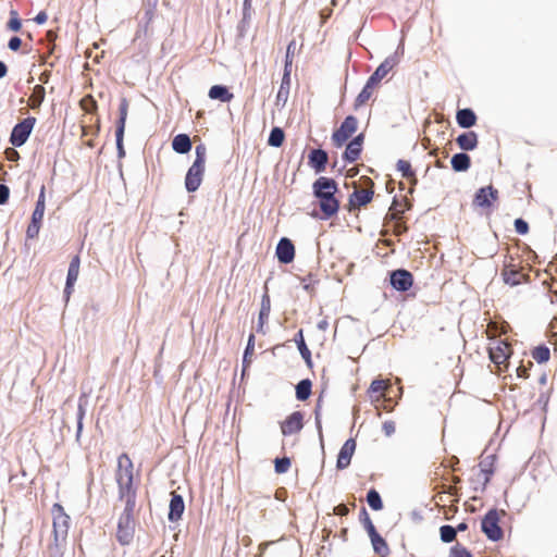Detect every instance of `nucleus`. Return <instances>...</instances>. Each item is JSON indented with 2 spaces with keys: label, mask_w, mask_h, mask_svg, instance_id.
<instances>
[{
  "label": "nucleus",
  "mask_w": 557,
  "mask_h": 557,
  "mask_svg": "<svg viewBox=\"0 0 557 557\" xmlns=\"http://www.w3.org/2000/svg\"><path fill=\"white\" fill-rule=\"evenodd\" d=\"M532 357L537 363L547 362L550 358V350L546 345H539L532 350Z\"/></svg>",
  "instance_id": "nucleus-39"
},
{
  "label": "nucleus",
  "mask_w": 557,
  "mask_h": 557,
  "mask_svg": "<svg viewBox=\"0 0 557 557\" xmlns=\"http://www.w3.org/2000/svg\"><path fill=\"white\" fill-rule=\"evenodd\" d=\"M275 255L281 263H290L295 258V246L293 242L287 237H282L277 243Z\"/></svg>",
  "instance_id": "nucleus-15"
},
{
  "label": "nucleus",
  "mask_w": 557,
  "mask_h": 557,
  "mask_svg": "<svg viewBox=\"0 0 557 557\" xmlns=\"http://www.w3.org/2000/svg\"><path fill=\"white\" fill-rule=\"evenodd\" d=\"M8 28L12 32H18L22 28V21L20 20L17 12L14 10L10 12Z\"/></svg>",
  "instance_id": "nucleus-45"
},
{
  "label": "nucleus",
  "mask_w": 557,
  "mask_h": 557,
  "mask_svg": "<svg viewBox=\"0 0 557 557\" xmlns=\"http://www.w3.org/2000/svg\"><path fill=\"white\" fill-rule=\"evenodd\" d=\"M382 430L387 437L392 436L396 430L394 421L388 420L383 422Z\"/></svg>",
  "instance_id": "nucleus-55"
},
{
  "label": "nucleus",
  "mask_w": 557,
  "mask_h": 557,
  "mask_svg": "<svg viewBox=\"0 0 557 557\" xmlns=\"http://www.w3.org/2000/svg\"><path fill=\"white\" fill-rule=\"evenodd\" d=\"M295 50H296V41L292 40L287 45V48H286V55H285L284 66L287 64V60L290 61V66L293 65V55L295 53Z\"/></svg>",
  "instance_id": "nucleus-54"
},
{
  "label": "nucleus",
  "mask_w": 557,
  "mask_h": 557,
  "mask_svg": "<svg viewBox=\"0 0 557 557\" xmlns=\"http://www.w3.org/2000/svg\"><path fill=\"white\" fill-rule=\"evenodd\" d=\"M65 541H55L53 539V543L49 545L48 553L49 557H62V545Z\"/></svg>",
  "instance_id": "nucleus-49"
},
{
  "label": "nucleus",
  "mask_w": 557,
  "mask_h": 557,
  "mask_svg": "<svg viewBox=\"0 0 557 557\" xmlns=\"http://www.w3.org/2000/svg\"><path fill=\"white\" fill-rule=\"evenodd\" d=\"M302 428L304 414L301 411H294L281 423V431L284 436L298 433Z\"/></svg>",
  "instance_id": "nucleus-13"
},
{
  "label": "nucleus",
  "mask_w": 557,
  "mask_h": 557,
  "mask_svg": "<svg viewBox=\"0 0 557 557\" xmlns=\"http://www.w3.org/2000/svg\"><path fill=\"white\" fill-rule=\"evenodd\" d=\"M133 462L126 453L117 458L115 480L119 487V499L125 502L126 508H135L137 491L134 486Z\"/></svg>",
  "instance_id": "nucleus-2"
},
{
  "label": "nucleus",
  "mask_w": 557,
  "mask_h": 557,
  "mask_svg": "<svg viewBox=\"0 0 557 557\" xmlns=\"http://www.w3.org/2000/svg\"><path fill=\"white\" fill-rule=\"evenodd\" d=\"M498 199V190L492 185L479 188L473 198V206L486 209L492 207L493 201Z\"/></svg>",
  "instance_id": "nucleus-12"
},
{
  "label": "nucleus",
  "mask_w": 557,
  "mask_h": 557,
  "mask_svg": "<svg viewBox=\"0 0 557 557\" xmlns=\"http://www.w3.org/2000/svg\"><path fill=\"white\" fill-rule=\"evenodd\" d=\"M389 284L397 292H407L413 285V275L406 269H396L389 272Z\"/></svg>",
  "instance_id": "nucleus-9"
},
{
  "label": "nucleus",
  "mask_w": 557,
  "mask_h": 557,
  "mask_svg": "<svg viewBox=\"0 0 557 557\" xmlns=\"http://www.w3.org/2000/svg\"><path fill=\"white\" fill-rule=\"evenodd\" d=\"M195 160L194 163L206 164L207 148L205 144H199L195 148Z\"/></svg>",
  "instance_id": "nucleus-46"
},
{
  "label": "nucleus",
  "mask_w": 557,
  "mask_h": 557,
  "mask_svg": "<svg viewBox=\"0 0 557 557\" xmlns=\"http://www.w3.org/2000/svg\"><path fill=\"white\" fill-rule=\"evenodd\" d=\"M397 170L401 172L403 177L414 178V171L412 170L409 161L403 159L398 160Z\"/></svg>",
  "instance_id": "nucleus-42"
},
{
  "label": "nucleus",
  "mask_w": 557,
  "mask_h": 557,
  "mask_svg": "<svg viewBox=\"0 0 557 557\" xmlns=\"http://www.w3.org/2000/svg\"><path fill=\"white\" fill-rule=\"evenodd\" d=\"M321 398L318 399L315 408H314V420H315V426L319 433V437L321 441H323V433H322V422H321Z\"/></svg>",
  "instance_id": "nucleus-48"
},
{
  "label": "nucleus",
  "mask_w": 557,
  "mask_h": 557,
  "mask_svg": "<svg viewBox=\"0 0 557 557\" xmlns=\"http://www.w3.org/2000/svg\"><path fill=\"white\" fill-rule=\"evenodd\" d=\"M338 185L334 178L320 176L312 184V195L317 199L321 211V220H330L339 210V200L336 198Z\"/></svg>",
  "instance_id": "nucleus-1"
},
{
  "label": "nucleus",
  "mask_w": 557,
  "mask_h": 557,
  "mask_svg": "<svg viewBox=\"0 0 557 557\" xmlns=\"http://www.w3.org/2000/svg\"><path fill=\"white\" fill-rule=\"evenodd\" d=\"M358 120L354 115H348L344 119L341 126L332 134L333 144L336 147H342L349 137L357 131Z\"/></svg>",
  "instance_id": "nucleus-8"
},
{
  "label": "nucleus",
  "mask_w": 557,
  "mask_h": 557,
  "mask_svg": "<svg viewBox=\"0 0 557 557\" xmlns=\"http://www.w3.org/2000/svg\"><path fill=\"white\" fill-rule=\"evenodd\" d=\"M294 341H295L297 348L299 350V354L302 357V359L305 360L306 364L308 367H312L311 351L305 342L302 330H299L296 333Z\"/></svg>",
  "instance_id": "nucleus-30"
},
{
  "label": "nucleus",
  "mask_w": 557,
  "mask_h": 557,
  "mask_svg": "<svg viewBox=\"0 0 557 557\" xmlns=\"http://www.w3.org/2000/svg\"><path fill=\"white\" fill-rule=\"evenodd\" d=\"M36 124V117L27 116L15 124L10 134V143L13 147L23 146L29 138Z\"/></svg>",
  "instance_id": "nucleus-6"
},
{
  "label": "nucleus",
  "mask_w": 557,
  "mask_h": 557,
  "mask_svg": "<svg viewBox=\"0 0 557 557\" xmlns=\"http://www.w3.org/2000/svg\"><path fill=\"white\" fill-rule=\"evenodd\" d=\"M348 508L344 504H339L334 507V513L337 516H346L348 513Z\"/></svg>",
  "instance_id": "nucleus-61"
},
{
  "label": "nucleus",
  "mask_w": 557,
  "mask_h": 557,
  "mask_svg": "<svg viewBox=\"0 0 557 557\" xmlns=\"http://www.w3.org/2000/svg\"><path fill=\"white\" fill-rule=\"evenodd\" d=\"M270 311H271V300H270V296L268 294V289H265V293L263 294V296L261 298V308H260L259 317H258L257 332H263V324L269 319Z\"/></svg>",
  "instance_id": "nucleus-26"
},
{
  "label": "nucleus",
  "mask_w": 557,
  "mask_h": 557,
  "mask_svg": "<svg viewBox=\"0 0 557 557\" xmlns=\"http://www.w3.org/2000/svg\"><path fill=\"white\" fill-rule=\"evenodd\" d=\"M45 185L41 186L36 205H39L41 207H46V196H45Z\"/></svg>",
  "instance_id": "nucleus-62"
},
{
  "label": "nucleus",
  "mask_w": 557,
  "mask_h": 557,
  "mask_svg": "<svg viewBox=\"0 0 557 557\" xmlns=\"http://www.w3.org/2000/svg\"><path fill=\"white\" fill-rule=\"evenodd\" d=\"M134 510L135 508H126L119 517L117 529H116V540L121 545H128L132 543L135 534V519H134Z\"/></svg>",
  "instance_id": "nucleus-4"
},
{
  "label": "nucleus",
  "mask_w": 557,
  "mask_h": 557,
  "mask_svg": "<svg viewBox=\"0 0 557 557\" xmlns=\"http://www.w3.org/2000/svg\"><path fill=\"white\" fill-rule=\"evenodd\" d=\"M46 207H41L39 205H35V209L32 213L30 222H36L38 224H41L44 214H45Z\"/></svg>",
  "instance_id": "nucleus-52"
},
{
  "label": "nucleus",
  "mask_w": 557,
  "mask_h": 557,
  "mask_svg": "<svg viewBox=\"0 0 557 557\" xmlns=\"http://www.w3.org/2000/svg\"><path fill=\"white\" fill-rule=\"evenodd\" d=\"M361 151V148L348 143L343 153V160L346 163H354L360 158Z\"/></svg>",
  "instance_id": "nucleus-36"
},
{
  "label": "nucleus",
  "mask_w": 557,
  "mask_h": 557,
  "mask_svg": "<svg viewBox=\"0 0 557 557\" xmlns=\"http://www.w3.org/2000/svg\"><path fill=\"white\" fill-rule=\"evenodd\" d=\"M191 140L187 134H177L172 140V149L180 154H186L191 150Z\"/></svg>",
  "instance_id": "nucleus-25"
},
{
  "label": "nucleus",
  "mask_w": 557,
  "mask_h": 557,
  "mask_svg": "<svg viewBox=\"0 0 557 557\" xmlns=\"http://www.w3.org/2000/svg\"><path fill=\"white\" fill-rule=\"evenodd\" d=\"M290 458L289 457H282V458H275L274 460V470L278 474L286 473L290 467Z\"/></svg>",
  "instance_id": "nucleus-43"
},
{
  "label": "nucleus",
  "mask_w": 557,
  "mask_h": 557,
  "mask_svg": "<svg viewBox=\"0 0 557 557\" xmlns=\"http://www.w3.org/2000/svg\"><path fill=\"white\" fill-rule=\"evenodd\" d=\"M385 387V382L383 380H373L370 384L369 392L379 393L383 391Z\"/></svg>",
  "instance_id": "nucleus-57"
},
{
  "label": "nucleus",
  "mask_w": 557,
  "mask_h": 557,
  "mask_svg": "<svg viewBox=\"0 0 557 557\" xmlns=\"http://www.w3.org/2000/svg\"><path fill=\"white\" fill-rule=\"evenodd\" d=\"M10 197V188L4 185L0 184V206L5 205Z\"/></svg>",
  "instance_id": "nucleus-56"
},
{
  "label": "nucleus",
  "mask_w": 557,
  "mask_h": 557,
  "mask_svg": "<svg viewBox=\"0 0 557 557\" xmlns=\"http://www.w3.org/2000/svg\"><path fill=\"white\" fill-rule=\"evenodd\" d=\"M329 163V154L322 148L312 149L308 154V164L317 174L323 173Z\"/></svg>",
  "instance_id": "nucleus-14"
},
{
  "label": "nucleus",
  "mask_w": 557,
  "mask_h": 557,
  "mask_svg": "<svg viewBox=\"0 0 557 557\" xmlns=\"http://www.w3.org/2000/svg\"><path fill=\"white\" fill-rule=\"evenodd\" d=\"M51 77V72L46 70L44 71L40 76H39V81L42 83V84H47L49 82Z\"/></svg>",
  "instance_id": "nucleus-64"
},
{
  "label": "nucleus",
  "mask_w": 557,
  "mask_h": 557,
  "mask_svg": "<svg viewBox=\"0 0 557 557\" xmlns=\"http://www.w3.org/2000/svg\"><path fill=\"white\" fill-rule=\"evenodd\" d=\"M496 456L495 455H488L486 456L481 462H480V472L478 473V479H472L473 483H480V478L483 476V481L481 483V486L474 485V491H481L484 492L486 488V485L490 483L492 475L494 474V462H495Z\"/></svg>",
  "instance_id": "nucleus-10"
},
{
  "label": "nucleus",
  "mask_w": 557,
  "mask_h": 557,
  "mask_svg": "<svg viewBox=\"0 0 557 557\" xmlns=\"http://www.w3.org/2000/svg\"><path fill=\"white\" fill-rule=\"evenodd\" d=\"M285 139L284 131L281 127H273L268 138V145L274 148H278L283 145Z\"/></svg>",
  "instance_id": "nucleus-34"
},
{
  "label": "nucleus",
  "mask_w": 557,
  "mask_h": 557,
  "mask_svg": "<svg viewBox=\"0 0 557 557\" xmlns=\"http://www.w3.org/2000/svg\"><path fill=\"white\" fill-rule=\"evenodd\" d=\"M47 20H48V15H47V13H46L45 11H40V12L35 16V18H34V21H35L37 24H39V25H41V24L46 23V22H47Z\"/></svg>",
  "instance_id": "nucleus-63"
},
{
  "label": "nucleus",
  "mask_w": 557,
  "mask_h": 557,
  "mask_svg": "<svg viewBox=\"0 0 557 557\" xmlns=\"http://www.w3.org/2000/svg\"><path fill=\"white\" fill-rule=\"evenodd\" d=\"M4 153L9 161H17L20 159V153L15 148H7Z\"/></svg>",
  "instance_id": "nucleus-59"
},
{
  "label": "nucleus",
  "mask_w": 557,
  "mask_h": 557,
  "mask_svg": "<svg viewBox=\"0 0 557 557\" xmlns=\"http://www.w3.org/2000/svg\"><path fill=\"white\" fill-rule=\"evenodd\" d=\"M367 503L371 509L377 511L383 508V502L380 493L375 488H371L367 494Z\"/></svg>",
  "instance_id": "nucleus-37"
},
{
  "label": "nucleus",
  "mask_w": 557,
  "mask_h": 557,
  "mask_svg": "<svg viewBox=\"0 0 557 557\" xmlns=\"http://www.w3.org/2000/svg\"><path fill=\"white\" fill-rule=\"evenodd\" d=\"M208 96L210 99L221 102H230L234 98V95L224 85H213L209 89Z\"/></svg>",
  "instance_id": "nucleus-27"
},
{
  "label": "nucleus",
  "mask_w": 557,
  "mask_h": 557,
  "mask_svg": "<svg viewBox=\"0 0 557 557\" xmlns=\"http://www.w3.org/2000/svg\"><path fill=\"white\" fill-rule=\"evenodd\" d=\"M53 516V537L58 541H65L70 527V517L64 512V508L60 504L52 506Z\"/></svg>",
  "instance_id": "nucleus-7"
},
{
  "label": "nucleus",
  "mask_w": 557,
  "mask_h": 557,
  "mask_svg": "<svg viewBox=\"0 0 557 557\" xmlns=\"http://www.w3.org/2000/svg\"><path fill=\"white\" fill-rule=\"evenodd\" d=\"M359 521L360 523L363 525V528L366 529L368 535H370L371 533L375 532L376 529L366 509V507H362L361 510H360V513H359Z\"/></svg>",
  "instance_id": "nucleus-41"
},
{
  "label": "nucleus",
  "mask_w": 557,
  "mask_h": 557,
  "mask_svg": "<svg viewBox=\"0 0 557 557\" xmlns=\"http://www.w3.org/2000/svg\"><path fill=\"white\" fill-rule=\"evenodd\" d=\"M515 231L520 235H525L529 232V224L522 218H518L513 222Z\"/></svg>",
  "instance_id": "nucleus-51"
},
{
  "label": "nucleus",
  "mask_w": 557,
  "mask_h": 557,
  "mask_svg": "<svg viewBox=\"0 0 557 557\" xmlns=\"http://www.w3.org/2000/svg\"><path fill=\"white\" fill-rule=\"evenodd\" d=\"M79 263H81V260H79L78 256H74L70 262L67 275H66L65 287H64V296L66 297V299H69V297L72 293L73 286H74L75 282L77 281L78 273H79Z\"/></svg>",
  "instance_id": "nucleus-17"
},
{
  "label": "nucleus",
  "mask_w": 557,
  "mask_h": 557,
  "mask_svg": "<svg viewBox=\"0 0 557 557\" xmlns=\"http://www.w3.org/2000/svg\"><path fill=\"white\" fill-rule=\"evenodd\" d=\"M312 383L309 379L300 380L296 385V398L300 401L307 400L311 395Z\"/></svg>",
  "instance_id": "nucleus-31"
},
{
  "label": "nucleus",
  "mask_w": 557,
  "mask_h": 557,
  "mask_svg": "<svg viewBox=\"0 0 557 557\" xmlns=\"http://www.w3.org/2000/svg\"><path fill=\"white\" fill-rule=\"evenodd\" d=\"M363 141L364 134L360 133L357 136H355L349 143L362 149Z\"/></svg>",
  "instance_id": "nucleus-60"
},
{
  "label": "nucleus",
  "mask_w": 557,
  "mask_h": 557,
  "mask_svg": "<svg viewBox=\"0 0 557 557\" xmlns=\"http://www.w3.org/2000/svg\"><path fill=\"white\" fill-rule=\"evenodd\" d=\"M253 349H255V335L250 334L248 337V341H247L246 348L244 350V355H243V371H245V369L250 366Z\"/></svg>",
  "instance_id": "nucleus-38"
},
{
  "label": "nucleus",
  "mask_w": 557,
  "mask_h": 557,
  "mask_svg": "<svg viewBox=\"0 0 557 557\" xmlns=\"http://www.w3.org/2000/svg\"><path fill=\"white\" fill-rule=\"evenodd\" d=\"M289 87H290V61L287 60V64L284 66V73L281 81V86L278 89V92L276 95V102H283V104L286 103L289 95Z\"/></svg>",
  "instance_id": "nucleus-19"
},
{
  "label": "nucleus",
  "mask_w": 557,
  "mask_h": 557,
  "mask_svg": "<svg viewBox=\"0 0 557 557\" xmlns=\"http://www.w3.org/2000/svg\"><path fill=\"white\" fill-rule=\"evenodd\" d=\"M457 530L449 524H444L440 528V537L444 543H451L456 540Z\"/></svg>",
  "instance_id": "nucleus-40"
},
{
  "label": "nucleus",
  "mask_w": 557,
  "mask_h": 557,
  "mask_svg": "<svg viewBox=\"0 0 557 557\" xmlns=\"http://www.w3.org/2000/svg\"><path fill=\"white\" fill-rule=\"evenodd\" d=\"M456 122L461 128H470L476 123V114L470 108L459 109L456 113Z\"/></svg>",
  "instance_id": "nucleus-23"
},
{
  "label": "nucleus",
  "mask_w": 557,
  "mask_h": 557,
  "mask_svg": "<svg viewBox=\"0 0 557 557\" xmlns=\"http://www.w3.org/2000/svg\"><path fill=\"white\" fill-rule=\"evenodd\" d=\"M22 46V39L17 36H13L9 39L8 48L11 51H17Z\"/></svg>",
  "instance_id": "nucleus-58"
},
{
  "label": "nucleus",
  "mask_w": 557,
  "mask_h": 557,
  "mask_svg": "<svg viewBox=\"0 0 557 557\" xmlns=\"http://www.w3.org/2000/svg\"><path fill=\"white\" fill-rule=\"evenodd\" d=\"M128 112V101L126 98H122L119 106V119L116 121L115 132H125V124Z\"/></svg>",
  "instance_id": "nucleus-32"
},
{
  "label": "nucleus",
  "mask_w": 557,
  "mask_h": 557,
  "mask_svg": "<svg viewBox=\"0 0 557 557\" xmlns=\"http://www.w3.org/2000/svg\"><path fill=\"white\" fill-rule=\"evenodd\" d=\"M355 450L356 441L354 438H348L342 446L337 456L336 468L338 470H344L349 467Z\"/></svg>",
  "instance_id": "nucleus-16"
},
{
  "label": "nucleus",
  "mask_w": 557,
  "mask_h": 557,
  "mask_svg": "<svg viewBox=\"0 0 557 557\" xmlns=\"http://www.w3.org/2000/svg\"><path fill=\"white\" fill-rule=\"evenodd\" d=\"M205 174V164L194 163L187 170L184 185L188 193H195L201 185Z\"/></svg>",
  "instance_id": "nucleus-11"
},
{
  "label": "nucleus",
  "mask_w": 557,
  "mask_h": 557,
  "mask_svg": "<svg viewBox=\"0 0 557 557\" xmlns=\"http://www.w3.org/2000/svg\"><path fill=\"white\" fill-rule=\"evenodd\" d=\"M481 531L492 542H498L503 539L504 532L499 525V513L496 508L490 509L482 518Z\"/></svg>",
  "instance_id": "nucleus-5"
},
{
  "label": "nucleus",
  "mask_w": 557,
  "mask_h": 557,
  "mask_svg": "<svg viewBox=\"0 0 557 557\" xmlns=\"http://www.w3.org/2000/svg\"><path fill=\"white\" fill-rule=\"evenodd\" d=\"M504 282L510 286H517L521 283L522 274L515 269H505L502 272Z\"/></svg>",
  "instance_id": "nucleus-35"
},
{
  "label": "nucleus",
  "mask_w": 557,
  "mask_h": 557,
  "mask_svg": "<svg viewBox=\"0 0 557 557\" xmlns=\"http://www.w3.org/2000/svg\"><path fill=\"white\" fill-rule=\"evenodd\" d=\"M458 147L463 151L474 150L478 146V134L475 132H466L456 138Z\"/></svg>",
  "instance_id": "nucleus-24"
},
{
  "label": "nucleus",
  "mask_w": 557,
  "mask_h": 557,
  "mask_svg": "<svg viewBox=\"0 0 557 557\" xmlns=\"http://www.w3.org/2000/svg\"><path fill=\"white\" fill-rule=\"evenodd\" d=\"M450 163L455 172H466L471 166V159L466 152H458L451 157Z\"/></svg>",
  "instance_id": "nucleus-28"
},
{
  "label": "nucleus",
  "mask_w": 557,
  "mask_h": 557,
  "mask_svg": "<svg viewBox=\"0 0 557 557\" xmlns=\"http://www.w3.org/2000/svg\"><path fill=\"white\" fill-rule=\"evenodd\" d=\"M123 139H124V132H115V144H116V151H117L119 159H122L125 157Z\"/></svg>",
  "instance_id": "nucleus-50"
},
{
  "label": "nucleus",
  "mask_w": 557,
  "mask_h": 557,
  "mask_svg": "<svg viewBox=\"0 0 557 557\" xmlns=\"http://www.w3.org/2000/svg\"><path fill=\"white\" fill-rule=\"evenodd\" d=\"M184 510H185V503H184L182 495L172 493V496L170 499V505H169L168 519L171 522L178 521L182 518Z\"/></svg>",
  "instance_id": "nucleus-18"
},
{
  "label": "nucleus",
  "mask_w": 557,
  "mask_h": 557,
  "mask_svg": "<svg viewBox=\"0 0 557 557\" xmlns=\"http://www.w3.org/2000/svg\"><path fill=\"white\" fill-rule=\"evenodd\" d=\"M87 406H88V397L86 394H82L78 398L77 414H76L77 426H76L75 440L77 443H79V440L82 436V432H83V428H84L83 421L86 416Z\"/></svg>",
  "instance_id": "nucleus-20"
},
{
  "label": "nucleus",
  "mask_w": 557,
  "mask_h": 557,
  "mask_svg": "<svg viewBox=\"0 0 557 557\" xmlns=\"http://www.w3.org/2000/svg\"><path fill=\"white\" fill-rule=\"evenodd\" d=\"M373 550L381 557H386L389 554V548L386 541L380 535L377 531L369 535Z\"/></svg>",
  "instance_id": "nucleus-29"
},
{
  "label": "nucleus",
  "mask_w": 557,
  "mask_h": 557,
  "mask_svg": "<svg viewBox=\"0 0 557 557\" xmlns=\"http://www.w3.org/2000/svg\"><path fill=\"white\" fill-rule=\"evenodd\" d=\"M404 54V45L399 44L396 51L387 57L370 75L366 85L355 100V107L364 104L372 96V89L392 71L399 62Z\"/></svg>",
  "instance_id": "nucleus-3"
},
{
  "label": "nucleus",
  "mask_w": 557,
  "mask_h": 557,
  "mask_svg": "<svg viewBox=\"0 0 557 557\" xmlns=\"http://www.w3.org/2000/svg\"><path fill=\"white\" fill-rule=\"evenodd\" d=\"M449 557H473L471 552L465 546L457 543L449 549Z\"/></svg>",
  "instance_id": "nucleus-44"
},
{
  "label": "nucleus",
  "mask_w": 557,
  "mask_h": 557,
  "mask_svg": "<svg viewBox=\"0 0 557 557\" xmlns=\"http://www.w3.org/2000/svg\"><path fill=\"white\" fill-rule=\"evenodd\" d=\"M373 195L371 189H356L349 196V203L354 207H364L371 202Z\"/></svg>",
  "instance_id": "nucleus-22"
},
{
  "label": "nucleus",
  "mask_w": 557,
  "mask_h": 557,
  "mask_svg": "<svg viewBox=\"0 0 557 557\" xmlns=\"http://www.w3.org/2000/svg\"><path fill=\"white\" fill-rule=\"evenodd\" d=\"M509 347L505 342H500L495 347H490V359L497 366L504 364L508 359Z\"/></svg>",
  "instance_id": "nucleus-21"
},
{
  "label": "nucleus",
  "mask_w": 557,
  "mask_h": 557,
  "mask_svg": "<svg viewBox=\"0 0 557 557\" xmlns=\"http://www.w3.org/2000/svg\"><path fill=\"white\" fill-rule=\"evenodd\" d=\"M46 89L42 85H36L29 98V106L32 109H38L45 101Z\"/></svg>",
  "instance_id": "nucleus-33"
},
{
  "label": "nucleus",
  "mask_w": 557,
  "mask_h": 557,
  "mask_svg": "<svg viewBox=\"0 0 557 557\" xmlns=\"http://www.w3.org/2000/svg\"><path fill=\"white\" fill-rule=\"evenodd\" d=\"M321 398L318 399L315 408H314V420H315V426L319 433V437L321 441H323V433H322V422H321Z\"/></svg>",
  "instance_id": "nucleus-47"
},
{
  "label": "nucleus",
  "mask_w": 557,
  "mask_h": 557,
  "mask_svg": "<svg viewBox=\"0 0 557 557\" xmlns=\"http://www.w3.org/2000/svg\"><path fill=\"white\" fill-rule=\"evenodd\" d=\"M41 224H38L36 222H30L26 230V236L27 238L34 239L38 236L40 231Z\"/></svg>",
  "instance_id": "nucleus-53"
}]
</instances>
